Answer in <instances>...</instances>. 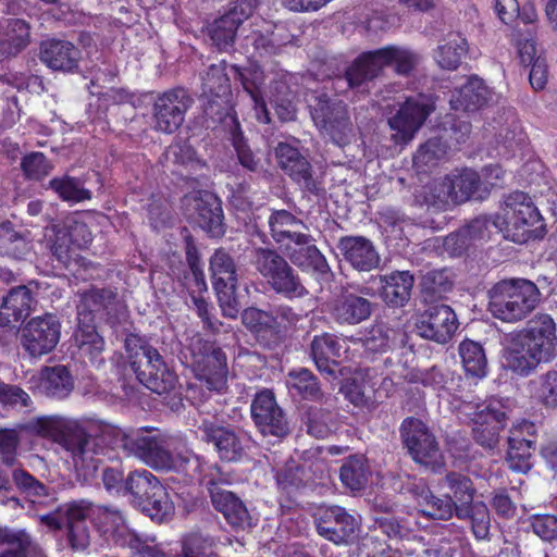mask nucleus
<instances>
[{
    "instance_id": "obj_1",
    "label": "nucleus",
    "mask_w": 557,
    "mask_h": 557,
    "mask_svg": "<svg viewBox=\"0 0 557 557\" xmlns=\"http://www.w3.org/2000/svg\"><path fill=\"white\" fill-rule=\"evenodd\" d=\"M314 75L325 81L326 92L315 98L311 107L314 124L334 144L345 147L348 144L347 104L338 97L348 90V61L345 57H330L317 65Z\"/></svg>"
},
{
    "instance_id": "obj_2",
    "label": "nucleus",
    "mask_w": 557,
    "mask_h": 557,
    "mask_svg": "<svg viewBox=\"0 0 557 557\" xmlns=\"http://www.w3.org/2000/svg\"><path fill=\"white\" fill-rule=\"evenodd\" d=\"M556 347L554 319L546 313L536 314L522 330L508 335L503 354L505 367L518 375H529L541 362L554 358Z\"/></svg>"
},
{
    "instance_id": "obj_3",
    "label": "nucleus",
    "mask_w": 557,
    "mask_h": 557,
    "mask_svg": "<svg viewBox=\"0 0 557 557\" xmlns=\"http://www.w3.org/2000/svg\"><path fill=\"white\" fill-rule=\"evenodd\" d=\"M18 429L29 435L59 444L72 456L75 468L96 471L101 462L96 449L101 438L92 437L76 420L60 416H41L18 424Z\"/></svg>"
},
{
    "instance_id": "obj_4",
    "label": "nucleus",
    "mask_w": 557,
    "mask_h": 557,
    "mask_svg": "<svg viewBox=\"0 0 557 557\" xmlns=\"http://www.w3.org/2000/svg\"><path fill=\"white\" fill-rule=\"evenodd\" d=\"M116 435L120 437L121 447L128 456H134L148 467L154 470L183 472L185 481L191 482L194 475L188 473L191 463L195 469L199 468L200 461L196 457L194 461L182 456H174L165 446L163 441L152 435L147 429L131 430L123 432L119 430Z\"/></svg>"
},
{
    "instance_id": "obj_5",
    "label": "nucleus",
    "mask_w": 557,
    "mask_h": 557,
    "mask_svg": "<svg viewBox=\"0 0 557 557\" xmlns=\"http://www.w3.org/2000/svg\"><path fill=\"white\" fill-rule=\"evenodd\" d=\"M125 350L136 377L148 389L162 395L175 387L177 375L146 338L137 334L127 335Z\"/></svg>"
},
{
    "instance_id": "obj_6",
    "label": "nucleus",
    "mask_w": 557,
    "mask_h": 557,
    "mask_svg": "<svg viewBox=\"0 0 557 557\" xmlns=\"http://www.w3.org/2000/svg\"><path fill=\"white\" fill-rule=\"evenodd\" d=\"M540 297V289L529 280H504L490 290L488 310L498 320L518 322L537 307Z\"/></svg>"
},
{
    "instance_id": "obj_7",
    "label": "nucleus",
    "mask_w": 557,
    "mask_h": 557,
    "mask_svg": "<svg viewBox=\"0 0 557 557\" xmlns=\"http://www.w3.org/2000/svg\"><path fill=\"white\" fill-rule=\"evenodd\" d=\"M252 263L270 288L277 295L293 300L309 295L298 272L276 249L257 247L252 251Z\"/></svg>"
},
{
    "instance_id": "obj_8",
    "label": "nucleus",
    "mask_w": 557,
    "mask_h": 557,
    "mask_svg": "<svg viewBox=\"0 0 557 557\" xmlns=\"http://www.w3.org/2000/svg\"><path fill=\"white\" fill-rule=\"evenodd\" d=\"M92 524L108 544L128 547L133 557H169L158 545L148 544V539L131 530L119 509L98 506L94 510Z\"/></svg>"
},
{
    "instance_id": "obj_9",
    "label": "nucleus",
    "mask_w": 557,
    "mask_h": 557,
    "mask_svg": "<svg viewBox=\"0 0 557 557\" xmlns=\"http://www.w3.org/2000/svg\"><path fill=\"white\" fill-rule=\"evenodd\" d=\"M417 63L418 55L400 47L388 46L364 52L350 64V88L372 81L384 66H394L397 74L409 75Z\"/></svg>"
},
{
    "instance_id": "obj_10",
    "label": "nucleus",
    "mask_w": 557,
    "mask_h": 557,
    "mask_svg": "<svg viewBox=\"0 0 557 557\" xmlns=\"http://www.w3.org/2000/svg\"><path fill=\"white\" fill-rule=\"evenodd\" d=\"M125 495H129L152 519L161 521L173 511L166 488L146 469H136L127 474Z\"/></svg>"
},
{
    "instance_id": "obj_11",
    "label": "nucleus",
    "mask_w": 557,
    "mask_h": 557,
    "mask_svg": "<svg viewBox=\"0 0 557 557\" xmlns=\"http://www.w3.org/2000/svg\"><path fill=\"white\" fill-rule=\"evenodd\" d=\"M193 366L196 376L212 392L223 393L227 389L226 354L215 342L198 338L193 348Z\"/></svg>"
},
{
    "instance_id": "obj_12",
    "label": "nucleus",
    "mask_w": 557,
    "mask_h": 557,
    "mask_svg": "<svg viewBox=\"0 0 557 557\" xmlns=\"http://www.w3.org/2000/svg\"><path fill=\"white\" fill-rule=\"evenodd\" d=\"M343 346L336 335H314L310 344V357L318 371L329 381H338L339 393L348 398L346 358H342Z\"/></svg>"
},
{
    "instance_id": "obj_13",
    "label": "nucleus",
    "mask_w": 557,
    "mask_h": 557,
    "mask_svg": "<svg viewBox=\"0 0 557 557\" xmlns=\"http://www.w3.org/2000/svg\"><path fill=\"white\" fill-rule=\"evenodd\" d=\"M541 222V214L532 199L523 191L508 195L503 209L504 236L515 243H524Z\"/></svg>"
},
{
    "instance_id": "obj_14",
    "label": "nucleus",
    "mask_w": 557,
    "mask_h": 557,
    "mask_svg": "<svg viewBox=\"0 0 557 557\" xmlns=\"http://www.w3.org/2000/svg\"><path fill=\"white\" fill-rule=\"evenodd\" d=\"M210 272L223 315L236 319L240 309L236 296L237 271L234 259L225 249L219 248L211 256Z\"/></svg>"
},
{
    "instance_id": "obj_15",
    "label": "nucleus",
    "mask_w": 557,
    "mask_h": 557,
    "mask_svg": "<svg viewBox=\"0 0 557 557\" xmlns=\"http://www.w3.org/2000/svg\"><path fill=\"white\" fill-rule=\"evenodd\" d=\"M193 103V97L184 87H173L159 92L152 103L154 129L174 134L185 122L186 113Z\"/></svg>"
},
{
    "instance_id": "obj_16",
    "label": "nucleus",
    "mask_w": 557,
    "mask_h": 557,
    "mask_svg": "<svg viewBox=\"0 0 557 557\" xmlns=\"http://www.w3.org/2000/svg\"><path fill=\"white\" fill-rule=\"evenodd\" d=\"M465 409L471 417L474 441L484 448H495L507 420L503 404L493 399L486 404H469Z\"/></svg>"
},
{
    "instance_id": "obj_17",
    "label": "nucleus",
    "mask_w": 557,
    "mask_h": 557,
    "mask_svg": "<svg viewBox=\"0 0 557 557\" xmlns=\"http://www.w3.org/2000/svg\"><path fill=\"white\" fill-rule=\"evenodd\" d=\"M198 429L201 432V441L213 446L221 461L237 462L247 455L249 438L234 428L203 420Z\"/></svg>"
},
{
    "instance_id": "obj_18",
    "label": "nucleus",
    "mask_w": 557,
    "mask_h": 557,
    "mask_svg": "<svg viewBox=\"0 0 557 557\" xmlns=\"http://www.w3.org/2000/svg\"><path fill=\"white\" fill-rule=\"evenodd\" d=\"M275 157L282 171L308 195L320 196L324 193L322 183L313 177L308 159L299 149L287 143H278Z\"/></svg>"
},
{
    "instance_id": "obj_19",
    "label": "nucleus",
    "mask_w": 557,
    "mask_h": 557,
    "mask_svg": "<svg viewBox=\"0 0 557 557\" xmlns=\"http://www.w3.org/2000/svg\"><path fill=\"white\" fill-rule=\"evenodd\" d=\"M250 414L255 425L263 435L283 437L289 432L287 418L271 389L264 388L255 395L250 405Z\"/></svg>"
},
{
    "instance_id": "obj_20",
    "label": "nucleus",
    "mask_w": 557,
    "mask_h": 557,
    "mask_svg": "<svg viewBox=\"0 0 557 557\" xmlns=\"http://www.w3.org/2000/svg\"><path fill=\"white\" fill-rule=\"evenodd\" d=\"M379 283L382 285V297L384 301L392 307H404L410 299L414 278L409 271H396L387 275H370L366 285L356 282L350 283V288L356 292L373 297L375 288L369 286V283Z\"/></svg>"
},
{
    "instance_id": "obj_21",
    "label": "nucleus",
    "mask_w": 557,
    "mask_h": 557,
    "mask_svg": "<svg viewBox=\"0 0 557 557\" xmlns=\"http://www.w3.org/2000/svg\"><path fill=\"white\" fill-rule=\"evenodd\" d=\"M458 329V319L447 305H433L425 309L416 321V331L422 338L446 344Z\"/></svg>"
},
{
    "instance_id": "obj_22",
    "label": "nucleus",
    "mask_w": 557,
    "mask_h": 557,
    "mask_svg": "<svg viewBox=\"0 0 557 557\" xmlns=\"http://www.w3.org/2000/svg\"><path fill=\"white\" fill-rule=\"evenodd\" d=\"M61 324L53 314L33 318L23 330L22 344L33 357L52 351L59 343Z\"/></svg>"
},
{
    "instance_id": "obj_23",
    "label": "nucleus",
    "mask_w": 557,
    "mask_h": 557,
    "mask_svg": "<svg viewBox=\"0 0 557 557\" xmlns=\"http://www.w3.org/2000/svg\"><path fill=\"white\" fill-rule=\"evenodd\" d=\"M404 445L419 463L429 465L438 456V443L428 425L421 420L409 417L400 425Z\"/></svg>"
},
{
    "instance_id": "obj_24",
    "label": "nucleus",
    "mask_w": 557,
    "mask_h": 557,
    "mask_svg": "<svg viewBox=\"0 0 557 557\" xmlns=\"http://www.w3.org/2000/svg\"><path fill=\"white\" fill-rule=\"evenodd\" d=\"M432 110L433 108L423 98H408L398 112L388 119V125L394 131L392 134L394 143L408 144Z\"/></svg>"
},
{
    "instance_id": "obj_25",
    "label": "nucleus",
    "mask_w": 557,
    "mask_h": 557,
    "mask_svg": "<svg viewBox=\"0 0 557 557\" xmlns=\"http://www.w3.org/2000/svg\"><path fill=\"white\" fill-rule=\"evenodd\" d=\"M96 507L87 500L79 499L60 506L67 528V541L74 550H84L90 543L87 519L92 521Z\"/></svg>"
},
{
    "instance_id": "obj_26",
    "label": "nucleus",
    "mask_w": 557,
    "mask_h": 557,
    "mask_svg": "<svg viewBox=\"0 0 557 557\" xmlns=\"http://www.w3.org/2000/svg\"><path fill=\"white\" fill-rule=\"evenodd\" d=\"M227 63L211 64L202 83L206 114H222L232 95L231 79L226 73Z\"/></svg>"
},
{
    "instance_id": "obj_27",
    "label": "nucleus",
    "mask_w": 557,
    "mask_h": 557,
    "mask_svg": "<svg viewBox=\"0 0 557 557\" xmlns=\"http://www.w3.org/2000/svg\"><path fill=\"white\" fill-rule=\"evenodd\" d=\"M292 81L290 73L280 71L268 85V100L281 122H292L297 117V92L292 89Z\"/></svg>"
},
{
    "instance_id": "obj_28",
    "label": "nucleus",
    "mask_w": 557,
    "mask_h": 557,
    "mask_svg": "<svg viewBox=\"0 0 557 557\" xmlns=\"http://www.w3.org/2000/svg\"><path fill=\"white\" fill-rule=\"evenodd\" d=\"M242 323L264 347L273 348L283 338L277 317L273 313L256 307H248L243 310Z\"/></svg>"
},
{
    "instance_id": "obj_29",
    "label": "nucleus",
    "mask_w": 557,
    "mask_h": 557,
    "mask_svg": "<svg viewBox=\"0 0 557 557\" xmlns=\"http://www.w3.org/2000/svg\"><path fill=\"white\" fill-rule=\"evenodd\" d=\"M230 67L234 73V79L240 82L243 89L251 98L258 122L270 124L272 117L267 106L263 90L265 84L264 72L259 66L242 69L237 65H230Z\"/></svg>"
},
{
    "instance_id": "obj_30",
    "label": "nucleus",
    "mask_w": 557,
    "mask_h": 557,
    "mask_svg": "<svg viewBox=\"0 0 557 557\" xmlns=\"http://www.w3.org/2000/svg\"><path fill=\"white\" fill-rule=\"evenodd\" d=\"M35 298L26 285L12 287L0 308V327L16 329L29 317Z\"/></svg>"
},
{
    "instance_id": "obj_31",
    "label": "nucleus",
    "mask_w": 557,
    "mask_h": 557,
    "mask_svg": "<svg viewBox=\"0 0 557 557\" xmlns=\"http://www.w3.org/2000/svg\"><path fill=\"white\" fill-rule=\"evenodd\" d=\"M39 59L51 70L73 72L78 67L81 51L67 40L48 39L40 45Z\"/></svg>"
},
{
    "instance_id": "obj_32",
    "label": "nucleus",
    "mask_w": 557,
    "mask_h": 557,
    "mask_svg": "<svg viewBox=\"0 0 557 557\" xmlns=\"http://www.w3.org/2000/svg\"><path fill=\"white\" fill-rule=\"evenodd\" d=\"M205 483L208 485L214 509L223 515L230 525L243 528L249 518L243 500L235 493L220 488L213 479Z\"/></svg>"
},
{
    "instance_id": "obj_33",
    "label": "nucleus",
    "mask_w": 557,
    "mask_h": 557,
    "mask_svg": "<svg viewBox=\"0 0 557 557\" xmlns=\"http://www.w3.org/2000/svg\"><path fill=\"white\" fill-rule=\"evenodd\" d=\"M493 91L478 76H471L459 88H456L449 103L456 111H476L493 101Z\"/></svg>"
},
{
    "instance_id": "obj_34",
    "label": "nucleus",
    "mask_w": 557,
    "mask_h": 557,
    "mask_svg": "<svg viewBox=\"0 0 557 557\" xmlns=\"http://www.w3.org/2000/svg\"><path fill=\"white\" fill-rule=\"evenodd\" d=\"M30 44V25L22 18H8L0 24V55L13 58Z\"/></svg>"
},
{
    "instance_id": "obj_35",
    "label": "nucleus",
    "mask_w": 557,
    "mask_h": 557,
    "mask_svg": "<svg viewBox=\"0 0 557 557\" xmlns=\"http://www.w3.org/2000/svg\"><path fill=\"white\" fill-rule=\"evenodd\" d=\"M196 221L211 237L225 234L222 205L212 194H206L196 200Z\"/></svg>"
},
{
    "instance_id": "obj_36",
    "label": "nucleus",
    "mask_w": 557,
    "mask_h": 557,
    "mask_svg": "<svg viewBox=\"0 0 557 557\" xmlns=\"http://www.w3.org/2000/svg\"><path fill=\"white\" fill-rule=\"evenodd\" d=\"M74 342L79 356L88 359L90 364L99 367L104 362L102 358L104 339L97 332L95 323L77 321V329L74 332Z\"/></svg>"
},
{
    "instance_id": "obj_37",
    "label": "nucleus",
    "mask_w": 557,
    "mask_h": 557,
    "mask_svg": "<svg viewBox=\"0 0 557 557\" xmlns=\"http://www.w3.org/2000/svg\"><path fill=\"white\" fill-rule=\"evenodd\" d=\"M454 196V203L469 200L472 197L483 199L487 188L483 187L482 177L471 169H463L446 176Z\"/></svg>"
},
{
    "instance_id": "obj_38",
    "label": "nucleus",
    "mask_w": 557,
    "mask_h": 557,
    "mask_svg": "<svg viewBox=\"0 0 557 557\" xmlns=\"http://www.w3.org/2000/svg\"><path fill=\"white\" fill-rule=\"evenodd\" d=\"M289 259L298 268L311 272L319 282H330L333 276L325 257L315 245L294 249Z\"/></svg>"
},
{
    "instance_id": "obj_39",
    "label": "nucleus",
    "mask_w": 557,
    "mask_h": 557,
    "mask_svg": "<svg viewBox=\"0 0 557 557\" xmlns=\"http://www.w3.org/2000/svg\"><path fill=\"white\" fill-rule=\"evenodd\" d=\"M116 294L107 288L91 289L85 293L77 306V321L95 323L96 317L102 318L115 302Z\"/></svg>"
},
{
    "instance_id": "obj_40",
    "label": "nucleus",
    "mask_w": 557,
    "mask_h": 557,
    "mask_svg": "<svg viewBox=\"0 0 557 557\" xmlns=\"http://www.w3.org/2000/svg\"><path fill=\"white\" fill-rule=\"evenodd\" d=\"M315 521L320 535L334 542L345 539L348 513L344 507L329 506L320 508L315 516Z\"/></svg>"
},
{
    "instance_id": "obj_41",
    "label": "nucleus",
    "mask_w": 557,
    "mask_h": 557,
    "mask_svg": "<svg viewBox=\"0 0 557 557\" xmlns=\"http://www.w3.org/2000/svg\"><path fill=\"white\" fill-rule=\"evenodd\" d=\"M40 387L47 396L63 399L73 391L74 380L63 364L45 367L40 372Z\"/></svg>"
},
{
    "instance_id": "obj_42",
    "label": "nucleus",
    "mask_w": 557,
    "mask_h": 557,
    "mask_svg": "<svg viewBox=\"0 0 557 557\" xmlns=\"http://www.w3.org/2000/svg\"><path fill=\"white\" fill-rule=\"evenodd\" d=\"M417 504L422 515L434 520H448L453 516L457 517V503L454 502L450 495L440 497L434 495L429 488L423 487L417 494Z\"/></svg>"
},
{
    "instance_id": "obj_43",
    "label": "nucleus",
    "mask_w": 557,
    "mask_h": 557,
    "mask_svg": "<svg viewBox=\"0 0 557 557\" xmlns=\"http://www.w3.org/2000/svg\"><path fill=\"white\" fill-rule=\"evenodd\" d=\"M459 356L468 375L482 379L487 374V358L480 343L471 339L462 341L459 345Z\"/></svg>"
},
{
    "instance_id": "obj_44",
    "label": "nucleus",
    "mask_w": 557,
    "mask_h": 557,
    "mask_svg": "<svg viewBox=\"0 0 557 557\" xmlns=\"http://www.w3.org/2000/svg\"><path fill=\"white\" fill-rule=\"evenodd\" d=\"M468 51L466 38L460 34H449L435 52L437 64L445 70H456Z\"/></svg>"
},
{
    "instance_id": "obj_45",
    "label": "nucleus",
    "mask_w": 557,
    "mask_h": 557,
    "mask_svg": "<svg viewBox=\"0 0 557 557\" xmlns=\"http://www.w3.org/2000/svg\"><path fill=\"white\" fill-rule=\"evenodd\" d=\"M243 23L234 11H227L210 25L209 37L220 50L226 49L234 44L237 29Z\"/></svg>"
},
{
    "instance_id": "obj_46",
    "label": "nucleus",
    "mask_w": 557,
    "mask_h": 557,
    "mask_svg": "<svg viewBox=\"0 0 557 557\" xmlns=\"http://www.w3.org/2000/svg\"><path fill=\"white\" fill-rule=\"evenodd\" d=\"M457 518L468 520L473 535L478 540H487L491 529V515L485 503L479 500L463 507H458Z\"/></svg>"
},
{
    "instance_id": "obj_47",
    "label": "nucleus",
    "mask_w": 557,
    "mask_h": 557,
    "mask_svg": "<svg viewBox=\"0 0 557 557\" xmlns=\"http://www.w3.org/2000/svg\"><path fill=\"white\" fill-rule=\"evenodd\" d=\"M288 387L305 400H319L322 391L318 377L307 368H298L288 373Z\"/></svg>"
},
{
    "instance_id": "obj_48",
    "label": "nucleus",
    "mask_w": 557,
    "mask_h": 557,
    "mask_svg": "<svg viewBox=\"0 0 557 557\" xmlns=\"http://www.w3.org/2000/svg\"><path fill=\"white\" fill-rule=\"evenodd\" d=\"M507 463L516 472L527 473L532 468L534 441L523 437H508Z\"/></svg>"
},
{
    "instance_id": "obj_49",
    "label": "nucleus",
    "mask_w": 557,
    "mask_h": 557,
    "mask_svg": "<svg viewBox=\"0 0 557 557\" xmlns=\"http://www.w3.org/2000/svg\"><path fill=\"white\" fill-rule=\"evenodd\" d=\"M416 199L421 205L435 210H445L450 203H454V196L446 177L436 180L431 185L423 187L416 195Z\"/></svg>"
},
{
    "instance_id": "obj_50",
    "label": "nucleus",
    "mask_w": 557,
    "mask_h": 557,
    "mask_svg": "<svg viewBox=\"0 0 557 557\" xmlns=\"http://www.w3.org/2000/svg\"><path fill=\"white\" fill-rule=\"evenodd\" d=\"M379 263V253L370 240L363 237H350V265L355 270L369 272Z\"/></svg>"
},
{
    "instance_id": "obj_51",
    "label": "nucleus",
    "mask_w": 557,
    "mask_h": 557,
    "mask_svg": "<svg viewBox=\"0 0 557 557\" xmlns=\"http://www.w3.org/2000/svg\"><path fill=\"white\" fill-rule=\"evenodd\" d=\"M49 188L55 193L62 201L66 202L77 203L90 200L92 197L89 189L84 188L77 178L69 175L51 178L49 181Z\"/></svg>"
},
{
    "instance_id": "obj_52",
    "label": "nucleus",
    "mask_w": 557,
    "mask_h": 557,
    "mask_svg": "<svg viewBox=\"0 0 557 557\" xmlns=\"http://www.w3.org/2000/svg\"><path fill=\"white\" fill-rule=\"evenodd\" d=\"M444 483L450 490L457 507L468 506L474 502L475 488L471 479L467 475L449 472L444 478Z\"/></svg>"
},
{
    "instance_id": "obj_53",
    "label": "nucleus",
    "mask_w": 557,
    "mask_h": 557,
    "mask_svg": "<svg viewBox=\"0 0 557 557\" xmlns=\"http://www.w3.org/2000/svg\"><path fill=\"white\" fill-rule=\"evenodd\" d=\"M270 234L275 243L284 244L288 231L299 225L305 226L302 221L287 210H273L268 220Z\"/></svg>"
},
{
    "instance_id": "obj_54",
    "label": "nucleus",
    "mask_w": 557,
    "mask_h": 557,
    "mask_svg": "<svg viewBox=\"0 0 557 557\" xmlns=\"http://www.w3.org/2000/svg\"><path fill=\"white\" fill-rule=\"evenodd\" d=\"M21 169L27 180L38 182L46 177L53 166L45 153L34 151L22 158Z\"/></svg>"
},
{
    "instance_id": "obj_55",
    "label": "nucleus",
    "mask_w": 557,
    "mask_h": 557,
    "mask_svg": "<svg viewBox=\"0 0 557 557\" xmlns=\"http://www.w3.org/2000/svg\"><path fill=\"white\" fill-rule=\"evenodd\" d=\"M18 426L16 429H0V459L1 462L12 468L17 462V450L21 444Z\"/></svg>"
},
{
    "instance_id": "obj_56",
    "label": "nucleus",
    "mask_w": 557,
    "mask_h": 557,
    "mask_svg": "<svg viewBox=\"0 0 557 557\" xmlns=\"http://www.w3.org/2000/svg\"><path fill=\"white\" fill-rule=\"evenodd\" d=\"M451 281L446 270H431L421 280L422 293L431 298L441 297L451 288Z\"/></svg>"
},
{
    "instance_id": "obj_57",
    "label": "nucleus",
    "mask_w": 557,
    "mask_h": 557,
    "mask_svg": "<svg viewBox=\"0 0 557 557\" xmlns=\"http://www.w3.org/2000/svg\"><path fill=\"white\" fill-rule=\"evenodd\" d=\"M535 395L546 408H557V367L542 374L536 381Z\"/></svg>"
},
{
    "instance_id": "obj_58",
    "label": "nucleus",
    "mask_w": 557,
    "mask_h": 557,
    "mask_svg": "<svg viewBox=\"0 0 557 557\" xmlns=\"http://www.w3.org/2000/svg\"><path fill=\"white\" fill-rule=\"evenodd\" d=\"M51 251L59 263L65 269L79 263V249L63 233L57 234Z\"/></svg>"
},
{
    "instance_id": "obj_59",
    "label": "nucleus",
    "mask_w": 557,
    "mask_h": 557,
    "mask_svg": "<svg viewBox=\"0 0 557 557\" xmlns=\"http://www.w3.org/2000/svg\"><path fill=\"white\" fill-rule=\"evenodd\" d=\"M12 481L16 488L27 496L44 497L48 495L46 485L24 468H16L12 471Z\"/></svg>"
},
{
    "instance_id": "obj_60",
    "label": "nucleus",
    "mask_w": 557,
    "mask_h": 557,
    "mask_svg": "<svg viewBox=\"0 0 557 557\" xmlns=\"http://www.w3.org/2000/svg\"><path fill=\"white\" fill-rule=\"evenodd\" d=\"M232 145L238 162L248 171L256 172L259 168L260 160L256 157L247 144V140L244 138L238 123L236 124V128L232 132Z\"/></svg>"
},
{
    "instance_id": "obj_61",
    "label": "nucleus",
    "mask_w": 557,
    "mask_h": 557,
    "mask_svg": "<svg viewBox=\"0 0 557 557\" xmlns=\"http://www.w3.org/2000/svg\"><path fill=\"white\" fill-rule=\"evenodd\" d=\"M371 471L363 455L350 456V492L361 491L368 485Z\"/></svg>"
},
{
    "instance_id": "obj_62",
    "label": "nucleus",
    "mask_w": 557,
    "mask_h": 557,
    "mask_svg": "<svg viewBox=\"0 0 557 557\" xmlns=\"http://www.w3.org/2000/svg\"><path fill=\"white\" fill-rule=\"evenodd\" d=\"M354 18L355 25H363L367 30H382L386 24L383 13L369 7L355 8Z\"/></svg>"
},
{
    "instance_id": "obj_63",
    "label": "nucleus",
    "mask_w": 557,
    "mask_h": 557,
    "mask_svg": "<svg viewBox=\"0 0 557 557\" xmlns=\"http://www.w3.org/2000/svg\"><path fill=\"white\" fill-rule=\"evenodd\" d=\"M531 528L543 541L553 542L557 540V517L554 515L534 517Z\"/></svg>"
},
{
    "instance_id": "obj_64",
    "label": "nucleus",
    "mask_w": 557,
    "mask_h": 557,
    "mask_svg": "<svg viewBox=\"0 0 557 557\" xmlns=\"http://www.w3.org/2000/svg\"><path fill=\"white\" fill-rule=\"evenodd\" d=\"M212 553V542L200 534H191L183 543V557H208Z\"/></svg>"
}]
</instances>
